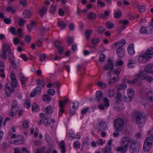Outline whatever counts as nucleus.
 Returning <instances> with one entry per match:
<instances>
[{
    "mask_svg": "<svg viewBox=\"0 0 153 153\" xmlns=\"http://www.w3.org/2000/svg\"><path fill=\"white\" fill-rule=\"evenodd\" d=\"M114 63L113 61L110 59L108 61L107 65L103 67L105 70H111L108 76L109 84H114L119 80L120 74L121 72L120 69L111 70L114 67Z\"/></svg>",
    "mask_w": 153,
    "mask_h": 153,
    "instance_id": "obj_1",
    "label": "nucleus"
},
{
    "mask_svg": "<svg viewBox=\"0 0 153 153\" xmlns=\"http://www.w3.org/2000/svg\"><path fill=\"white\" fill-rule=\"evenodd\" d=\"M132 141V138L129 136L123 137L120 142L121 146L117 147L116 151L120 152L121 153H126L128 149L129 144H130Z\"/></svg>",
    "mask_w": 153,
    "mask_h": 153,
    "instance_id": "obj_2",
    "label": "nucleus"
},
{
    "mask_svg": "<svg viewBox=\"0 0 153 153\" xmlns=\"http://www.w3.org/2000/svg\"><path fill=\"white\" fill-rule=\"evenodd\" d=\"M153 55V48H149L145 52L140 54L138 58V61L140 63H145L152 57Z\"/></svg>",
    "mask_w": 153,
    "mask_h": 153,
    "instance_id": "obj_3",
    "label": "nucleus"
},
{
    "mask_svg": "<svg viewBox=\"0 0 153 153\" xmlns=\"http://www.w3.org/2000/svg\"><path fill=\"white\" fill-rule=\"evenodd\" d=\"M131 116V120L133 121L136 122L137 124L139 125L145 122L146 115L143 112L134 111L132 113Z\"/></svg>",
    "mask_w": 153,
    "mask_h": 153,
    "instance_id": "obj_4",
    "label": "nucleus"
},
{
    "mask_svg": "<svg viewBox=\"0 0 153 153\" xmlns=\"http://www.w3.org/2000/svg\"><path fill=\"white\" fill-rule=\"evenodd\" d=\"M144 79L150 82L153 80V78L152 76L146 75V74H145L143 71H141L137 75L136 77L133 80H127L126 82L128 84H133L136 82L138 80H142Z\"/></svg>",
    "mask_w": 153,
    "mask_h": 153,
    "instance_id": "obj_5",
    "label": "nucleus"
},
{
    "mask_svg": "<svg viewBox=\"0 0 153 153\" xmlns=\"http://www.w3.org/2000/svg\"><path fill=\"white\" fill-rule=\"evenodd\" d=\"M124 123L123 120L120 118H118L114 120V125L116 131L121 132L123 130Z\"/></svg>",
    "mask_w": 153,
    "mask_h": 153,
    "instance_id": "obj_6",
    "label": "nucleus"
},
{
    "mask_svg": "<svg viewBox=\"0 0 153 153\" xmlns=\"http://www.w3.org/2000/svg\"><path fill=\"white\" fill-rule=\"evenodd\" d=\"M140 145L135 140L133 141L130 144L129 151L131 153H139L140 150Z\"/></svg>",
    "mask_w": 153,
    "mask_h": 153,
    "instance_id": "obj_7",
    "label": "nucleus"
},
{
    "mask_svg": "<svg viewBox=\"0 0 153 153\" xmlns=\"http://www.w3.org/2000/svg\"><path fill=\"white\" fill-rule=\"evenodd\" d=\"M143 71L145 74H149L153 75V64H149L146 66Z\"/></svg>",
    "mask_w": 153,
    "mask_h": 153,
    "instance_id": "obj_8",
    "label": "nucleus"
},
{
    "mask_svg": "<svg viewBox=\"0 0 153 153\" xmlns=\"http://www.w3.org/2000/svg\"><path fill=\"white\" fill-rule=\"evenodd\" d=\"M95 97L96 99L94 102L96 103H99L103 97V94L102 91L97 90L96 92Z\"/></svg>",
    "mask_w": 153,
    "mask_h": 153,
    "instance_id": "obj_9",
    "label": "nucleus"
},
{
    "mask_svg": "<svg viewBox=\"0 0 153 153\" xmlns=\"http://www.w3.org/2000/svg\"><path fill=\"white\" fill-rule=\"evenodd\" d=\"M107 126L104 121L101 120L99 123V126L97 128V131H105L107 128Z\"/></svg>",
    "mask_w": 153,
    "mask_h": 153,
    "instance_id": "obj_10",
    "label": "nucleus"
},
{
    "mask_svg": "<svg viewBox=\"0 0 153 153\" xmlns=\"http://www.w3.org/2000/svg\"><path fill=\"white\" fill-rule=\"evenodd\" d=\"M41 92V88L39 86H37L34 89L30 94V96L31 97H34L37 95L39 94Z\"/></svg>",
    "mask_w": 153,
    "mask_h": 153,
    "instance_id": "obj_11",
    "label": "nucleus"
},
{
    "mask_svg": "<svg viewBox=\"0 0 153 153\" xmlns=\"http://www.w3.org/2000/svg\"><path fill=\"white\" fill-rule=\"evenodd\" d=\"M116 53L118 57L123 58L125 55L126 51L123 48H118L117 49Z\"/></svg>",
    "mask_w": 153,
    "mask_h": 153,
    "instance_id": "obj_12",
    "label": "nucleus"
},
{
    "mask_svg": "<svg viewBox=\"0 0 153 153\" xmlns=\"http://www.w3.org/2000/svg\"><path fill=\"white\" fill-rule=\"evenodd\" d=\"M11 88L10 87V84L7 83L5 85V93L7 96L10 95L11 92H14L15 91L14 88Z\"/></svg>",
    "mask_w": 153,
    "mask_h": 153,
    "instance_id": "obj_13",
    "label": "nucleus"
},
{
    "mask_svg": "<svg viewBox=\"0 0 153 153\" xmlns=\"http://www.w3.org/2000/svg\"><path fill=\"white\" fill-rule=\"evenodd\" d=\"M126 43V41L124 39H122L117 42L114 43L113 46L115 47L117 49L118 48H122V47Z\"/></svg>",
    "mask_w": 153,
    "mask_h": 153,
    "instance_id": "obj_14",
    "label": "nucleus"
},
{
    "mask_svg": "<svg viewBox=\"0 0 153 153\" xmlns=\"http://www.w3.org/2000/svg\"><path fill=\"white\" fill-rule=\"evenodd\" d=\"M127 51L130 55H133L135 53L134 45L133 44H130L128 47Z\"/></svg>",
    "mask_w": 153,
    "mask_h": 153,
    "instance_id": "obj_15",
    "label": "nucleus"
},
{
    "mask_svg": "<svg viewBox=\"0 0 153 153\" xmlns=\"http://www.w3.org/2000/svg\"><path fill=\"white\" fill-rule=\"evenodd\" d=\"M24 137L22 136H19L16 138L14 141V144L16 145H19L23 143L24 142Z\"/></svg>",
    "mask_w": 153,
    "mask_h": 153,
    "instance_id": "obj_16",
    "label": "nucleus"
},
{
    "mask_svg": "<svg viewBox=\"0 0 153 153\" xmlns=\"http://www.w3.org/2000/svg\"><path fill=\"white\" fill-rule=\"evenodd\" d=\"M147 97L149 101L153 103V91L149 89L147 93Z\"/></svg>",
    "mask_w": 153,
    "mask_h": 153,
    "instance_id": "obj_17",
    "label": "nucleus"
},
{
    "mask_svg": "<svg viewBox=\"0 0 153 153\" xmlns=\"http://www.w3.org/2000/svg\"><path fill=\"white\" fill-rule=\"evenodd\" d=\"M136 65V61L133 59H131L128 61L127 66L129 68H132L134 67Z\"/></svg>",
    "mask_w": 153,
    "mask_h": 153,
    "instance_id": "obj_18",
    "label": "nucleus"
},
{
    "mask_svg": "<svg viewBox=\"0 0 153 153\" xmlns=\"http://www.w3.org/2000/svg\"><path fill=\"white\" fill-rule=\"evenodd\" d=\"M47 87L49 88H54L56 87V88L59 89L60 87V85L59 82H56L54 83H49L47 85Z\"/></svg>",
    "mask_w": 153,
    "mask_h": 153,
    "instance_id": "obj_19",
    "label": "nucleus"
},
{
    "mask_svg": "<svg viewBox=\"0 0 153 153\" xmlns=\"http://www.w3.org/2000/svg\"><path fill=\"white\" fill-rule=\"evenodd\" d=\"M152 145L144 141L143 145V149L145 152H149L152 148Z\"/></svg>",
    "mask_w": 153,
    "mask_h": 153,
    "instance_id": "obj_20",
    "label": "nucleus"
},
{
    "mask_svg": "<svg viewBox=\"0 0 153 153\" xmlns=\"http://www.w3.org/2000/svg\"><path fill=\"white\" fill-rule=\"evenodd\" d=\"M127 86V85L126 83H123L117 85L115 87L118 90H122L126 88Z\"/></svg>",
    "mask_w": 153,
    "mask_h": 153,
    "instance_id": "obj_21",
    "label": "nucleus"
},
{
    "mask_svg": "<svg viewBox=\"0 0 153 153\" xmlns=\"http://www.w3.org/2000/svg\"><path fill=\"white\" fill-rule=\"evenodd\" d=\"M18 110L17 106H13L10 111V115L13 116L15 115Z\"/></svg>",
    "mask_w": 153,
    "mask_h": 153,
    "instance_id": "obj_22",
    "label": "nucleus"
},
{
    "mask_svg": "<svg viewBox=\"0 0 153 153\" xmlns=\"http://www.w3.org/2000/svg\"><path fill=\"white\" fill-rule=\"evenodd\" d=\"M3 51L7 52V53L10 54L11 53L10 46L7 44H5L3 45Z\"/></svg>",
    "mask_w": 153,
    "mask_h": 153,
    "instance_id": "obj_23",
    "label": "nucleus"
},
{
    "mask_svg": "<svg viewBox=\"0 0 153 153\" xmlns=\"http://www.w3.org/2000/svg\"><path fill=\"white\" fill-rule=\"evenodd\" d=\"M127 92L128 97L133 98L134 95V90L131 88H128L127 90Z\"/></svg>",
    "mask_w": 153,
    "mask_h": 153,
    "instance_id": "obj_24",
    "label": "nucleus"
},
{
    "mask_svg": "<svg viewBox=\"0 0 153 153\" xmlns=\"http://www.w3.org/2000/svg\"><path fill=\"white\" fill-rule=\"evenodd\" d=\"M53 109L51 106H48L45 108V113L48 114H51L53 113Z\"/></svg>",
    "mask_w": 153,
    "mask_h": 153,
    "instance_id": "obj_25",
    "label": "nucleus"
},
{
    "mask_svg": "<svg viewBox=\"0 0 153 153\" xmlns=\"http://www.w3.org/2000/svg\"><path fill=\"white\" fill-rule=\"evenodd\" d=\"M111 148L109 146H106L102 150L104 153H109L111 151Z\"/></svg>",
    "mask_w": 153,
    "mask_h": 153,
    "instance_id": "obj_26",
    "label": "nucleus"
},
{
    "mask_svg": "<svg viewBox=\"0 0 153 153\" xmlns=\"http://www.w3.org/2000/svg\"><path fill=\"white\" fill-rule=\"evenodd\" d=\"M60 147L61 149L62 153H65V142L64 141H61L59 144Z\"/></svg>",
    "mask_w": 153,
    "mask_h": 153,
    "instance_id": "obj_27",
    "label": "nucleus"
},
{
    "mask_svg": "<svg viewBox=\"0 0 153 153\" xmlns=\"http://www.w3.org/2000/svg\"><path fill=\"white\" fill-rule=\"evenodd\" d=\"M110 13L109 11H105L104 14H101L100 15V18H102L103 19H105L107 18V17L109 16Z\"/></svg>",
    "mask_w": 153,
    "mask_h": 153,
    "instance_id": "obj_28",
    "label": "nucleus"
},
{
    "mask_svg": "<svg viewBox=\"0 0 153 153\" xmlns=\"http://www.w3.org/2000/svg\"><path fill=\"white\" fill-rule=\"evenodd\" d=\"M148 30L147 28L145 27H142L140 30V33L142 34H147L148 32Z\"/></svg>",
    "mask_w": 153,
    "mask_h": 153,
    "instance_id": "obj_29",
    "label": "nucleus"
},
{
    "mask_svg": "<svg viewBox=\"0 0 153 153\" xmlns=\"http://www.w3.org/2000/svg\"><path fill=\"white\" fill-rule=\"evenodd\" d=\"M145 141L152 145L153 144V136H151L146 138Z\"/></svg>",
    "mask_w": 153,
    "mask_h": 153,
    "instance_id": "obj_30",
    "label": "nucleus"
},
{
    "mask_svg": "<svg viewBox=\"0 0 153 153\" xmlns=\"http://www.w3.org/2000/svg\"><path fill=\"white\" fill-rule=\"evenodd\" d=\"M124 64L123 60L121 59H118L117 60L115 63V65L116 66L121 67Z\"/></svg>",
    "mask_w": 153,
    "mask_h": 153,
    "instance_id": "obj_31",
    "label": "nucleus"
},
{
    "mask_svg": "<svg viewBox=\"0 0 153 153\" xmlns=\"http://www.w3.org/2000/svg\"><path fill=\"white\" fill-rule=\"evenodd\" d=\"M88 17L89 19H94L96 18L97 16L94 13L91 12L88 14Z\"/></svg>",
    "mask_w": 153,
    "mask_h": 153,
    "instance_id": "obj_32",
    "label": "nucleus"
},
{
    "mask_svg": "<svg viewBox=\"0 0 153 153\" xmlns=\"http://www.w3.org/2000/svg\"><path fill=\"white\" fill-rule=\"evenodd\" d=\"M43 99L44 101L46 102H48L51 101V98L48 94H45L43 96Z\"/></svg>",
    "mask_w": 153,
    "mask_h": 153,
    "instance_id": "obj_33",
    "label": "nucleus"
},
{
    "mask_svg": "<svg viewBox=\"0 0 153 153\" xmlns=\"http://www.w3.org/2000/svg\"><path fill=\"white\" fill-rule=\"evenodd\" d=\"M115 93V91L114 89H110L108 91V96L110 97H113Z\"/></svg>",
    "mask_w": 153,
    "mask_h": 153,
    "instance_id": "obj_34",
    "label": "nucleus"
},
{
    "mask_svg": "<svg viewBox=\"0 0 153 153\" xmlns=\"http://www.w3.org/2000/svg\"><path fill=\"white\" fill-rule=\"evenodd\" d=\"M58 25L59 27L62 29L65 28L66 26L65 24L62 21H59Z\"/></svg>",
    "mask_w": 153,
    "mask_h": 153,
    "instance_id": "obj_35",
    "label": "nucleus"
},
{
    "mask_svg": "<svg viewBox=\"0 0 153 153\" xmlns=\"http://www.w3.org/2000/svg\"><path fill=\"white\" fill-rule=\"evenodd\" d=\"M47 8L45 7L40 10L39 12V14L41 17H43L44 15L47 12Z\"/></svg>",
    "mask_w": 153,
    "mask_h": 153,
    "instance_id": "obj_36",
    "label": "nucleus"
},
{
    "mask_svg": "<svg viewBox=\"0 0 153 153\" xmlns=\"http://www.w3.org/2000/svg\"><path fill=\"white\" fill-rule=\"evenodd\" d=\"M77 107H76L75 106H72V107L70 108L69 113L71 116L73 115L74 114L76 109Z\"/></svg>",
    "mask_w": 153,
    "mask_h": 153,
    "instance_id": "obj_37",
    "label": "nucleus"
},
{
    "mask_svg": "<svg viewBox=\"0 0 153 153\" xmlns=\"http://www.w3.org/2000/svg\"><path fill=\"white\" fill-rule=\"evenodd\" d=\"M121 12L119 11H115L114 12V16L116 18H120L121 16Z\"/></svg>",
    "mask_w": 153,
    "mask_h": 153,
    "instance_id": "obj_38",
    "label": "nucleus"
},
{
    "mask_svg": "<svg viewBox=\"0 0 153 153\" xmlns=\"http://www.w3.org/2000/svg\"><path fill=\"white\" fill-rule=\"evenodd\" d=\"M93 31L92 30H87L85 33V37L87 39H88L89 38L90 35L92 34Z\"/></svg>",
    "mask_w": 153,
    "mask_h": 153,
    "instance_id": "obj_39",
    "label": "nucleus"
},
{
    "mask_svg": "<svg viewBox=\"0 0 153 153\" xmlns=\"http://www.w3.org/2000/svg\"><path fill=\"white\" fill-rule=\"evenodd\" d=\"M47 93L51 96H54L56 94V91L54 89L49 88L47 91Z\"/></svg>",
    "mask_w": 153,
    "mask_h": 153,
    "instance_id": "obj_40",
    "label": "nucleus"
},
{
    "mask_svg": "<svg viewBox=\"0 0 153 153\" xmlns=\"http://www.w3.org/2000/svg\"><path fill=\"white\" fill-rule=\"evenodd\" d=\"M17 82L16 79L11 80V84L10 85L12 88H14L17 86Z\"/></svg>",
    "mask_w": 153,
    "mask_h": 153,
    "instance_id": "obj_41",
    "label": "nucleus"
},
{
    "mask_svg": "<svg viewBox=\"0 0 153 153\" xmlns=\"http://www.w3.org/2000/svg\"><path fill=\"white\" fill-rule=\"evenodd\" d=\"M44 124L46 126L50 125L51 123L50 120H48L47 118H44L43 119Z\"/></svg>",
    "mask_w": 153,
    "mask_h": 153,
    "instance_id": "obj_42",
    "label": "nucleus"
},
{
    "mask_svg": "<svg viewBox=\"0 0 153 153\" xmlns=\"http://www.w3.org/2000/svg\"><path fill=\"white\" fill-rule=\"evenodd\" d=\"M128 23V21L127 20H122L120 22V24L123 26L127 25Z\"/></svg>",
    "mask_w": 153,
    "mask_h": 153,
    "instance_id": "obj_43",
    "label": "nucleus"
},
{
    "mask_svg": "<svg viewBox=\"0 0 153 153\" xmlns=\"http://www.w3.org/2000/svg\"><path fill=\"white\" fill-rule=\"evenodd\" d=\"M107 27L108 29H111L114 26V24L112 23L107 22L106 24Z\"/></svg>",
    "mask_w": 153,
    "mask_h": 153,
    "instance_id": "obj_44",
    "label": "nucleus"
},
{
    "mask_svg": "<svg viewBox=\"0 0 153 153\" xmlns=\"http://www.w3.org/2000/svg\"><path fill=\"white\" fill-rule=\"evenodd\" d=\"M139 11L141 13H144L146 11V8L145 6L143 5H141L140 6L139 8Z\"/></svg>",
    "mask_w": 153,
    "mask_h": 153,
    "instance_id": "obj_45",
    "label": "nucleus"
},
{
    "mask_svg": "<svg viewBox=\"0 0 153 153\" xmlns=\"http://www.w3.org/2000/svg\"><path fill=\"white\" fill-rule=\"evenodd\" d=\"M97 85L98 86L102 88H104L106 87V84L102 81L98 82Z\"/></svg>",
    "mask_w": 153,
    "mask_h": 153,
    "instance_id": "obj_46",
    "label": "nucleus"
},
{
    "mask_svg": "<svg viewBox=\"0 0 153 153\" xmlns=\"http://www.w3.org/2000/svg\"><path fill=\"white\" fill-rule=\"evenodd\" d=\"M36 83L37 84L40 85L43 87H44L45 85V84L44 81L39 79H37Z\"/></svg>",
    "mask_w": 153,
    "mask_h": 153,
    "instance_id": "obj_47",
    "label": "nucleus"
},
{
    "mask_svg": "<svg viewBox=\"0 0 153 153\" xmlns=\"http://www.w3.org/2000/svg\"><path fill=\"white\" fill-rule=\"evenodd\" d=\"M113 109L115 111H120L123 110V108L120 106H114Z\"/></svg>",
    "mask_w": 153,
    "mask_h": 153,
    "instance_id": "obj_48",
    "label": "nucleus"
},
{
    "mask_svg": "<svg viewBox=\"0 0 153 153\" xmlns=\"http://www.w3.org/2000/svg\"><path fill=\"white\" fill-rule=\"evenodd\" d=\"M68 99L66 98L64 101L61 100L59 102V105H64L67 104L68 102Z\"/></svg>",
    "mask_w": 153,
    "mask_h": 153,
    "instance_id": "obj_49",
    "label": "nucleus"
},
{
    "mask_svg": "<svg viewBox=\"0 0 153 153\" xmlns=\"http://www.w3.org/2000/svg\"><path fill=\"white\" fill-rule=\"evenodd\" d=\"M56 10V8L54 5H52L50 9V12L51 13H54Z\"/></svg>",
    "mask_w": 153,
    "mask_h": 153,
    "instance_id": "obj_50",
    "label": "nucleus"
},
{
    "mask_svg": "<svg viewBox=\"0 0 153 153\" xmlns=\"http://www.w3.org/2000/svg\"><path fill=\"white\" fill-rule=\"evenodd\" d=\"M4 22L6 24H10L11 22V20L10 19H8L6 17H5L3 19Z\"/></svg>",
    "mask_w": 153,
    "mask_h": 153,
    "instance_id": "obj_51",
    "label": "nucleus"
},
{
    "mask_svg": "<svg viewBox=\"0 0 153 153\" xmlns=\"http://www.w3.org/2000/svg\"><path fill=\"white\" fill-rule=\"evenodd\" d=\"M13 42L15 45H17L20 43V40L18 38L15 37L14 38Z\"/></svg>",
    "mask_w": 153,
    "mask_h": 153,
    "instance_id": "obj_52",
    "label": "nucleus"
},
{
    "mask_svg": "<svg viewBox=\"0 0 153 153\" xmlns=\"http://www.w3.org/2000/svg\"><path fill=\"white\" fill-rule=\"evenodd\" d=\"M80 146V143L77 141H75L74 143V147L76 149L79 148Z\"/></svg>",
    "mask_w": 153,
    "mask_h": 153,
    "instance_id": "obj_53",
    "label": "nucleus"
},
{
    "mask_svg": "<svg viewBox=\"0 0 153 153\" xmlns=\"http://www.w3.org/2000/svg\"><path fill=\"white\" fill-rule=\"evenodd\" d=\"M100 42V40L98 38H94L92 40V42L93 44L96 45Z\"/></svg>",
    "mask_w": 153,
    "mask_h": 153,
    "instance_id": "obj_54",
    "label": "nucleus"
},
{
    "mask_svg": "<svg viewBox=\"0 0 153 153\" xmlns=\"http://www.w3.org/2000/svg\"><path fill=\"white\" fill-rule=\"evenodd\" d=\"M103 102L105 105H109V102L108 99L106 97H105L103 100Z\"/></svg>",
    "mask_w": 153,
    "mask_h": 153,
    "instance_id": "obj_55",
    "label": "nucleus"
},
{
    "mask_svg": "<svg viewBox=\"0 0 153 153\" xmlns=\"http://www.w3.org/2000/svg\"><path fill=\"white\" fill-rule=\"evenodd\" d=\"M105 30V29L104 27H99L97 29V32L100 33H103Z\"/></svg>",
    "mask_w": 153,
    "mask_h": 153,
    "instance_id": "obj_56",
    "label": "nucleus"
},
{
    "mask_svg": "<svg viewBox=\"0 0 153 153\" xmlns=\"http://www.w3.org/2000/svg\"><path fill=\"white\" fill-rule=\"evenodd\" d=\"M32 110L33 112L38 111L39 110V106H32Z\"/></svg>",
    "mask_w": 153,
    "mask_h": 153,
    "instance_id": "obj_57",
    "label": "nucleus"
},
{
    "mask_svg": "<svg viewBox=\"0 0 153 153\" xmlns=\"http://www.w3.org/2000/svg\"><path fill=\"white\" fill-rule=\"evenodd\" d=\"M105 58V56L103 54H101L99 57V60L100 62H103Z\"/></svg>",
    "mask_w": 153,
    "mask_h": 153,
    "instance_id": "obj_58",
    "label": "nucleus"
},
{
    "mask_svg": "<svg viewBox=\"0 0 153 153\" xmlns=\"http://www.w3.org/2000/svg\"><path fill=\"white\" fill-rule=\"evenodd\" d=\"M23 14L25 18H29V10H25L23 12Z\"/></svg>",
    "mask_w": 153,
    "mask_h": 153,
    "instance_id": "obj_59",
    "label": "nucleus"
},
{
    "mask_svg": "<svg viewBox=\"0 0 153 153\" xmlns=\"http://www.w3.org/2000/svg\"><path fill=\"white\" fill-rule=\"evenodd\" d=\"M35 25V22L34 21L31 22V24L29 25V30L33 29Z\"/></svg>",
    "mask_w": 153,
    "mask_h": 153,
    "instance_id": "obj_60",
    "label": "nucleus"
},
{
    "mask_svg": "<svg viewBox=\"0 0 153 153\" xmlns=\"http://www.w3.org/2000/svg\"><path fill=\"white\" fill-rule=\"evenodd\" d=\"M116 98L118 101H120L122 99V94L121 93L119 92L117 93Z\"/></svg>",
    "mask_w": 153,
    "mask_h": 153,
    "instance_id": "obj_61",
    "label": "nucleus"
},
{
    "mask_svg": "<svg viewBox=\"0 0 153 153\" xmlns=\"http://www.w3.org/2000/svg\"><path fill=\"white\" fill-rule=\"evenodd\" d=\"M45 149V147H42L38 149L36 153H43Z\"/></svg>",
    "mask_w": 153,
    "mask_h": 153,
    "instance_id": "obj_62",
    "label": "nucleus"
},
{
    "mask_svg": "<svg viewBox=\"0 0 153 153\" xmlns=\"http://www.w3.org/2000/svg\"><path fill=\"white\" fill-rule=\"evenodd\" d=\"M24 24L25 20L22 18L20 19L19 22V24L20 26L22 27L23 26Z\"/></svg>",
    "mask_w": 153,
    "mask_h": 153,
    "instance_id": "obj_63",
    "label": "nucleus"
},
{
    "mask_svg": "<svg viewBox=\"0 0 153 153\" xmlns=\"http://www.w3.org/2000/svg\"><path fill=\"white\" fill-rule=\"evenodd\" d=\"M63 50V48L61 46H59V47L58 48V52L61 55L62 54Z\"/></svg>",
    "mask_w": 153,
    "mask_h": 153,
    "instance_id": "obj_64",
    "label": "nucleus"
}]
</instances>
